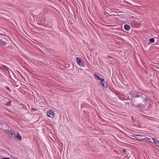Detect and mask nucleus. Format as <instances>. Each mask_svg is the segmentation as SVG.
Listing matches in <instances>:
<instances>
[{
	"instance_id": "nucleus-1",
	"label": "nucleus",
	"mask_w": 159,
	"mask_h": 159,
	"mask_svg": "<svg viewBox=\"0 0 159 159\" xmlns=\"http://www.w3.org/2000/svg\"><path fill=\"white\" fill-rule=\"evenodd\" d=\"M7 41L6 39L3 35H0V45L4 46L6 44Z\"/></svg>"
},
{
	"instance_id": "nucleus-2",
	"label": "nucleus",
	"mask_w": 159,
	"mask_h": 159,
	"mask_svg": "<svg viewBox=\"0 0 159 159\" xmlns=\"http://www.w3.org/2000/svg\"><path fill=\"white\" fill-rule=\"evenodd\" d=\"M48 116L51 118H53L54 117V113L52 110H48L46 112Z\"/></svg>"
},
{
	"instance_id": "nucleus-3",
	"label": "nucleus",
	"mask_w": 159,
	"mask_h": 159,
	"mask_svg": "<svg viewBox=\"0 0 159 159\" xmlns=\"http://www.w3.org/2000/svg\"><path fill=\"white\" fill-rule=\"evenodd\" d=\"M76 61L78 64L80 66L84 67V62L81 58L77 57L76 59Z\"/></svg>"
},
{
	"instance_id": "nucleus-4",
	"label": "nucleus",
	"mask_w": 159,
	"mask_h": 159,
	"mask_svg": "<svg viewBox=\"0 0 159 159\" xmlns=\"http://www.w3.org/2000/svg\"><path fill=\"white\" fill-rule=\"evenodd\" d=\"M132 136L139 140H142L144 139L143 136L140 135L134 134Z\"/></svg>"
},
{
	"instance_id": "nucleus-5",
	"label": "nucleus",
	"mask_w": 159,
	"mask_h": 159,
	"mask_svg": "<svg viewBox=\"0 0 159 159\" xmlns=\"http://www.w3.org/2000/svg\"><path fill=\"white\" fill-rule=\"evenodd\" d=\"M100 84L104 88H106L107 87V85L103 79L101 81Z\"/></svg>"
},
{
	"instance_id": "nucleus-6",
	"label": "nucleus",
	"mask_w": 159,
	"mask_h": 159,
	"mask_svg": "<svg viewBox=\"0 0 159 159\" xmlns=\"http://www.w3.org/2000/svg\"><path fill=\"white\" fill-rule=\"evenodd\" d=\"M6 101L8 102L9 101V99L8 98H4L2 96L0 95V101L2 102V103H4L3 102V101Z\"/></svg>"
},
{
	"instance_id": "nucleus-7",
	"label": "nucleus",
	"mask_w": 159,
	"mask_h": 159,
	"mask_svg": "<svg viewBox=\"0 0 159 159\" xmlns=\"http://www.w3.org/2000/svg\"><path fill=\"white\" fill-rule=\"evenodd\" d=\"M154 141V144L158 148H159V142L157 139L154 138L152 139Z\"/></svg>"
},
{
	"instance_id": "nucleus-8",
	"label": "nucleus",
	"mask_w": 159,
	"mask_h": 159,
	"mask_svg": "<svg viewBox=\"0 0 159 159\" xmlns=\"http://www.w3.org/2000/svg\"><path fill=\"white\" fill-rule=\"evenodd\" d=\"M10 133V134H8V135L10 137H12V138L15 137V135L14 134V133L13 131L11 130V131Z\"/></svg>"
},
{
	"instance_id": "nucleus-9",
	"label": "nucleus",
	"mask_w": 159,
	"mask_h": 159,
	"mask_svg": "<svg viewBox=\"0 0 159 159\" xmlns=\"http://www.w3.org/2000/svg\"><path fill=\"white\" fill-rule=\"evenodd\" d=\"M16 137L17 139H18L19 140H21L22 139V138L20 136V134L18 132L17 133Z\"/></svg>"
},
{
	"instance_id": "nucleus-10",
	"label": "nucleus",
	"mask_w": 159,
	"mask_h": 159,
	"mask_svg": "<svg viewBox=\"0 0 159 159\" xmlns=\"http://www.w3.org/2000/svg\"><path fill=\"white\" fill-rule=\"evenodd\" d=\"M124 28L127 30H129L130 29V26L127 25H125L124 26Z\"/></svg>"
},
{
	"instance_id": "nucleus-11",
	"label": "nucleus",
	"mask_w": 159,
	"mask_h": 159,
	"mask_svg": "<svg viewBox=\"0 0 159 159\" xmlns=\"http://www.w3.org/2000/svg\"><path fill=\"white\" fill-rule=\"evenodd\" d=\"M94 75L95 78L97 80H100L101 81L103 79H102V78H101L99 76L96 74H94Z\"/></svg>"
},
{
	"instance_id": "nucleus-12",
	"label": "nucleus",
	"mask_w": 159,
	"mask_h": 159,
	"mask_svg": "<svg viewBox=\"0 0 159 159\" xmlns=\"http://www.w3.org/2000/svg\"><path fill=\"white\" fill-rule=\"evenodd\" d=\"M155 39L153 38H151L149 39L150 43H153L154 42Z\"/></svg>"
},
{
	"instance_id": "nucleus-13",
	"label": "nucleus",
	"mask_w": 159,
	"mask_h": 159,
	"mask_svg": "<svg viewBox=\"0 0 159 159\" xmlns=\"http://www.w3.org/2000/svg\"><path fill=\"white\" fill-rule=\"evenodd\" d=\"M11 130H5V132L6 133H7V134L8 135V133H9L10 132H11Z\"/></svg>"
},
{
	"instance_id": "nucleus-14",
	"label": "nucleus",
	"mask_w": 159,
	"mask_h": 159,
	"mask_svg": "<svg viewBox=\"0 0 159 159\" xmlns=\"http://www.w3.org/2000/svg\"><path fill=\"white\" fill-rule=\"evenodd\" d=\"M5 88H6V89L8 90V91H9L10 92H11V90L7 86H5Z\"/></svg>"
},
{
	"instance_id": "nucleus-15",
	"label": "nucleus",
	"mask_w": 159,
	"mask_h": 159,
	"mask_svg": "<svg viewBox=\"0 0 159 159\" xmlns=\"http://www.w3.org/2000/svg\"><path fill=\"white\" fill-rule=\"evenodd\" d=\"M31 110H32V111H37L36 109L34 107H31Z\"/></svg>"
},
{
	"instance_id": "nucleus-16",
	"label": "nucleus",
	"mask_w": 159,
	"mask_h": 159,
	"mask_svg": "<svg viewBox=\"0 0 159 159\" xmlns=\"http://www.w3.org/2000/svg\"><path fill=\"white\" fill-rule=\"evenodd\" d=\"M122 151L124 154H125V155H127V154L126 153V151L125 149H123L122 150Z\"/></svg>"
},
{
	"instance_id": "nucleus-17",
	"label": "nucleus",
	"mask_w": 159,
	"mask_h": 159,
	"mask_svg": "<svg viewBox=\"0 0 159 159\" xmlns=\"http://www.w3.org/2000/svg\"><path fill=\"white\" fill-rule=\"evenodd\" d=\"M3 67L4 68H5L8 71H9V70H8V68L7 67V66H3Z\"/></svg>"
},
{
	"instance_id": "nucleus-18",
	"label": "nucleus",
	"mask_w": 159,
	"mask_h": 159,
	"mask_svg": "<svg viewBox=\"0 0 159 159\" xmlns=\"http://www.w3.org/2000/svg\"><path fill=\"white\" fill-rule=\"evenodd\" d=\"M2 69L3 70H5V69L4 68H3L2 67H0V71H1V70H2Z\"/></svg>"
},
{
	"instance_id": "nucleus-19",
	"label": "nucleus",
	"mask_w": 159,
	"mask_h": 159,
	"mask_svg": "<svg viewBox=\"0 0 159 159\" xmlns=\"http://www.w3.org/2000/svg\"><path fill=\"white\" fill-rule=\"evenodd\" d=\"M0 159H9V158L8 157H5L3 158H1Z\"/></svg>"
},
{
	"instance_id": "nucleus-20",
	"label": "nucleus",
	"mask_w": 159,
	"mask_h": 159,
	"mask_svg": "<svg viewBox=\"0 0 159 159\" xmlns=\"http://www.w3.org/2000/svg\"><path fill=\"white\" fill-rule=\"evenodd\" d=\"M147 140H150V138H147Z\"/></svg>"
},
{
	"instance_id": "nucleus-21",
	"label": "nucleus",
	"mask_w": 159,
	"mask_h": 159,
	"mask_svg": "<svg viewBox=\"0 0 159 159\" xmlns=\"http://www.w3.org/2000/svg\"><path fill=\"white\" fill-rule=\"evenodd\" d=\"M10 132L9 133H8V134H10Z\"/></svg>"
}]
</instances>
